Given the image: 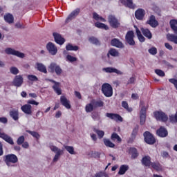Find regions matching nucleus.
<instances>
[{"label": "nucleus", "mask_w": 177, "mask_h": 177, "mask_svg": "<svg viewBox=\"0 0 177 177\" xmlns=\"http://www.w3.org/2000/svg\"><path fill=\"white\" fill-rule=\"evenodd\" d=\"M49 149L51 150V151H53V153H55V155L53 159V162H57L60 159V156H63L64 154V151L63 149H59L57 147L50 144L48 145Z\"/></svg>", "instance_id": "1"}, {"label": "nucleus", "mask_w": 177, "mask_h": 177, "mask_svg": "<svg viewBox=\"0 0 177 177\" xmlns=\"http://www.w3.org/2000/svg\"><path fill=\"white\" fill-rule=\"evenodd\" d=\"M3 159L8 167H13V164H16L19 161L17 156L15 154L7 155L4 156Z\"/></svg>", "instance_id": "2"}, {"label": "nucleus", "mask_w": 177, "mask_h": 177, "mask_svg": "<svg viewBox=\"0 0 177 177\" xmlns=\"http://www.w3.org/2000/svg\"><path fill=\"white\" fill-rule=\"evenodd\" d=\"M102 93H104L106 97H111V96H113V87H111V85L109 84H104L102 86Z\"/></svg>", "instance_id": "3"}, {"label": "nucleus", "mask_w": 177, "mask_h": 177, "mask_svg": "<svg viewBox=\"0 0 177 177\" xmlns=\"http://www.w3.org/2000/svg\"><path fill=\"white\" fill-rule=\"evenodd\" d=\"M140 108V122L141 125H145V122H146V111H147V106L143 105V102H141Z\"/></svg>", "instance_id": "4"}, {"label": "nucleus", "mask_w": 177, "mask_h": 177, "mask_svg": "<svg viewBox=\"0 0 177 177\" xmlns=\"http://www.w3.org/2000/svg\"><path fill=\"white\" fill-rule=\"evenodd\" d=\"M5 53L7 55H12L13 56H17L21 59H24V57H26V55L24 53H21L20 51H17L12 48H6Z\"/></svg>", "instance_id": "5"}, {"label": "nucleus", "mask_w": 177, "mask_h": 177, "mask_svg": "<svg viewBox=\"0 0 177 177\" xmlns=\"http://www.w3.org/2000/svg\"><path fill=\"white\" fill-rule=\"evenodd\" d=\"M109 23L113 28H118L120 27V21L113 15H109L108 17Z\"/></svg>", "instance_id": "6"}, {"label": "nucleus", "mask_w": 177, "mask_h": 177, "mask_svg": "<svg viewBox=\"0 0 177 177\" xmlns=\"http://www.w3.org/2000/svg\"><path fill=\"white\" fill-rule=\"evenodd\" d=\"M155 118L158 121H162L165 122L168 120V116L165 114V113L162 111H156L153 113Z\"/></svg>", "instance_id": "7"}, {"label": "nucleus", "mask_w": 177, "mask_h": 177, "mask_svg": "<svg viewBox=\"0 0 177 177\" xmlns=\"http://www.w3.org/2000/svg\"><path fill=\"white\" fill-rule=\"evenodd\" d=\"M48 70L50 73H56L57 75H60L62 74V68L56 64V63L53 62L48 66Z\"/></svg>", "instance_id": "8"}, {"label": "nucleus", "mask_w": 177, "mask_h": 177, "mask_svg": "<svg viewBox=\"0 0 177 177\" xmlns=\"http://www.w3.org/2000/svg\"><path fill=\"white\" fill-rule=\"evenodd\" d=\"M145 141L148 145H154L156 143V138L150 133L149 131H146L144 133Z\"/></svg>", "instance_id": "9"}, {"label": "nucleus", "mask_w": 177, "mask_h": 177, "mask_svg": "<svg viewBox=\"0 0 177 177\" xmlns=\"http://www.w3.org/2000/svg\"><path fill=\"white\" fill-rule=\"evenodd\" d=\"M23 82H24L23 76L18 75L15 77L12 81V85H14V86H17L18 88H19V86H21V85H23Z\"/></svg>", "instance_id": "10"}, {"label": "nucleus", "mask_w": 177, "mask_h": 177, "mask_svg": "<svg viewBox=\"0 0 177 177\" xmlns=\"http://www.w3.org/2000/svg\"><path fill=\"white\" fill-rule=\"evenodd\" d=\"M0 138H1V139H3V140L7 142V143H9V145H15V142H13V138L2 131L1 129H0Z\"/></svg>", "instance_id": "11"}, {"label": "nucleus", "mask_w": 177, "mask_h": 177, "mask_svg": "<svg viewBox=\"0 0 177 177\" xmlns=\"http://www.w3.org/2000/svg\"><path fill=\"white\" fill-rule=\"evenodd\" d=\"M133 31H129L126 35V41L129 45L133 46L135 45V40H133Z\"/></svg>", "instance_id": "12"}, {"label": "nucleus", "mask_w": 177, "mask_h": 177, "mask_svg": "<svg viewBox=\"0 0 177 177\" xmlns=\"http://www.w3.org/2000/svg\"><path fill=\"white\" fill-rule=\"evenodd\" d=\"M106 117H108V118H111V120H113V121H116V122H122L123 119L122 117H121V115L117 114V113H107L106 114Z\"/></svg>", "instance_id": "13"}, {"label": "nucleus", "mask_w": 177, "mask_h": 177, "mask_svg": "<svg viewBox=\"0 0 177 177\" xmlns=\"http://www.w3.org/2000/svg\"><path fill=\"white\" fill-rule=\"evenodd\" d=\"M46 48L48 50L49 53H50V55H53V56H55V55L57 53V47H56V46H55V44H53V43L52 42H49L46 45Z\"/></svg>", "instance_id": "14"}, {"label": "nucleus", "mask_w": 177, "mask_h": 177, "mask_svg": "<svg viewBox=\"0 0 177 177\" xmlns=\"http://www.w3.org/2000/svg\"><path fill=\"white\" fill-rule=\"evenodd\" d=\"M21 110H22L23 113L25 114H28V115H31V114H32V106L29 104L22 106Z\"/></svg>", "instance_id": "15"}, {"label": "nucleus", "mask_w": 177, "mask_h": 177, "mask_svg": "<svg viewBox=\"0 0 177 177\" xmlns=\"http://www.w3.org/2000/svg\"><path fill=\"white\" fill-rule=\"evenodd\" d=\"M53 35L54 37V39H55V42L57 44H58L59 45H63V44H64V42L66 41L64 38H63L62 37V35H60V34H59L57 32H54L53 34Z\"/></svg>", "instance_id": "16"}, {"label": "nucleus", "mask_w": 177, "mask_h": 177, "mask_svg": "<svg viewBox=\"0 0 177 177\" xmlns=\"http://www.w3.org/2000/svg\"><path fill=\"white\" fill-rule=\"evenodd\" d=\"M102 71H105V73H115V74H118V75H122L123 74L121 71L113 67L103 68Z\"/></svg>", "instance_id": "17"}, {"label": "nucleus", "mask_w": 177, "mask_h": 177, "mask_svg": "<svg viewBox=\"0 0 177 177\" xmlns=\"http://www.w3.org/2000/svg\"><path fill=\"white\" fill-rule=\"evenodd\" d=\"M35 68L40 73H44V74H48V71L46 70V66L42 63L37 62Z\"/></svg>", "instance_id": "18"}, {"label": "nucleus", "mask_w": 177, "mask_h": 177, "mask_svg": "<svg viewBox=\"0 0 177 177\" xmlns=\"http://www.w3.org/2000/svg\"><path fill=\"white\" fill-rule=\"evenodd\" d=\"M156 133L158 136H160V138H166V136H168V131L162 127L157 130Z\"/></svg>", "instance_id": "19"}, {"label": "nucleus", "mask_w": 177, "mask_h": 177, "mask_svg": "<svg viewBox=\"0 0 177 177\" xmlns=\"http://www.w3.org/2000/svg\"><path fill=\"white\" fill-rule=\"evenodd\" d=\"M50 82H53L55 84L53 86V89H54L55 92L58 95H62V89L60 88V83L56 82L55 80H49Z\"/></svg>", "instance_id": "20"}, {"label": "nucleus", "mask_w": 177, "mask_h": 177, "mask_svg": "<svg viewBox=\"0 0 177 177\" xmlns=\"http://www.w3.org/2000/svg\"><path fill=\"white\" fill-rule=\"evenodd\" d=\"M147 24H149L151 27L156 28L157 26H158V21L156 20V17L154 15H151L149 17V19L147 21Z\"/></svg>", "instance_id": "21"}, {"label": "nucleus", "mask_w": 177, "mask_h": 177, "mask_svg": "<svg viewBox=\"0 0 177 177\" xmlns=\"http://www.w3.org/2000/svg\"><path fill=\"white\" fill-rule=\"evenodd\" d=\"M60 102L62 104L64 105V107H66V109H71V105H70V101L67 100V98L65 96H61Z\"/></svg>", "instance_id": "22"}, {"label": "nucleus", "mask_w": 177, "mask_h": 177, "mask_svg": "<svg viewBox=\"0 0 177 177\" xmlns=\"http://www.w3.org/2000/svg\"><path fill=\"white\" fill-rule=\"evenodd\" d=\"M120 2L122 5H124V6H127L130 9H135V4H133L132 0H120Z\"/></svg>", "instance_id": "23"}, {"label": "nucleus", "mask_w": 177, "mask_h": 177, "mask_svg": "<svg viewBox=\"0 0 177 177\" xmlns=\"http://www.w3.org/2000/svg\"><path fill=\"white\" fill-rule=\"evenodd\" d=\"M145 12L143 9H138L135 12V16L138 20H142L145 17Z\"/></svg>", "instance_id": "24"}, {"label": "nucleus", "mask_w": 177, "mask_h": 177, "mask_svg": "<svg viewBox=\"0 0 177 177\" xmlns=\"http://www.w3.org/2000/svg\"><path fill=\"white\" fill-rule=\"evenodd\" d=\"M80 14V9L77 8L73 12H72L66 19V22L70 21V20H73V19L77 17Z\"/></svg>", "instance_id": "25"}, {"label": "nucleus", "mask_w": 177, "mask_h": 177, "mask_svg": "<svg viewBox=\"0 0 177 177\" xmlns=\"http://www.w3.org/2000/svg\"><path fill=\"white\" fill-rule=\"evenodd\" d=\"M142 163L145 167H151V158L150 156H145L142 160Z\"/></svg>", "instance_id": "26"}, {"label": "nucleus", "mask_w": 177, "mask_h": 177, "mask_svg": "<svg viewBox=\"0 0 177 177\" xmlns=\"http://www.w3.org/2000/svg\"><path fill=\"white\" fill-rule=\"evenodd\" d=\"M112 46H116V48H124L122 42L120 41L118 39H113L111 41Z\"/></svg>", "instance_id": "27"}, {"label": "nucleus", "mask_w": 177, "mask_h": 177, "mask_svg": "<svg viewBox=\"0 0 177 177\" xmlns=\"http://www.w3.org/2000/svg\"><path fill=\"white\" fill-rule=\"evenodd\" d=\"M141 31L145 37L148 38V39H151L153 35H151V32L147 28H141Z\"/></svg>", "instance_id": "28"}, {"label": "nucleus", "mask_w": 177, "mask_h": 177, "mask_svg": "<svg viewBox=\"0 0 177 177\" xmlns=\"http://www.w3.org/2000/svg\"><path fill=\"white\" fill-rule=\"evenodd\" d=\"M127 152L131 156L132 158H136L139 156L138 150L136 148H129Z\"/></svg>", "instance_id": "29"}, {"label": "nucleus", "mask_w": 177, "mask_h": 177, "mask_svg": "<svg viewBox=\"0 0 177 177\" xmlns=\"http://www.w3.org/2000/svg\"><path fill=\"white\" fill-rule=\"evenodd\" d=\"M10 118L14 120V121H17L19 120V111L12 110L10 111Z\"/></svg>", "instance_id": "30"}, {"label": "nucleus", "mask_w": 177, "mask_h": 177, "mask_svg": "<svg viewBox=\"0 0 177 177\" xmlns=\"http://www.w3.org/2000/svg\"><path fill=\"white\" fill-rule=\"evenodd\" d=\"M170 26H171V28L174 32V34H176V35H177V20L176 19L171 20Z\"/></svg>", "instance_id": "31"}, {"label": "nucleus", "mask_w": 177, "mask_h": 177, "mask_svg": "<svg viewBox=\"0 0 177 177\" xmlns=\"http://www.w3.org/2000/svg\"><path fill=\"white\" fill-rule=\"evenodd\" d=\"M167 39L168 41H170V42H174V44H176L177 45V36L174 34H167Z\"/></svg>", "instance_id": "32"}, {"label": "nucleus", "mask_w": 177, "mask_h": 177, "mask_svg": "<svg viewBox=\"0 0 177 177\" xmlns=\"http://www.w3.org/2000/svg\"><path fill=\"white\" fill-rule=\"evenodd\" d=\"M4 20L6 21V23H9V24H12L13 23L15 18L13 17V15L11 14H6L4 16Z\"/></svg>", "instance_id": "33"}, {"label": "nucleus", "mask_w": 177, "mask_h": 177, "mask_svg": "<svg viewBox=\"0 0 177 177\" xmlns=\"http://www.w3.org/2000/svg\"><path fill=\"white\" fill-rule=\"evenodd\" d=\"M94 107H95V105L93 104V101H91V103L86 105L85 110H86V113H91V112L93 111Z\"/></svg>", "instance_id": "34"}, {"label": "nucleus", "mask_w": 177, "mask_h": 177, "mask_svg": "<svg viewBox=\"0 0 177 177\" xmlns=\"http://www.w3.org/2000/svg\"><path fill=\"white\" fill-rule=\"evenodd\" d=\"M128 169H129V167H128V165H123L120 166V170L118 171L119 175H124Z\"/></svg>", "instance_id": "35"}, {"label": "nucleus", "mask_w": 177, "mask_h": 177, "mask_svg": "<svg viewBox=\"0 0 177 177\" xmlns=\"http://www.w3.org/2000/svg\"><path fill=\"white\" fill-rule=\"evenodd\" d=\"M136 34H137L139 41L140 42H145V37H143V35H142V32H140V30H139V28L136 27Z\"/></svg>", "instance_id": "36"}, {"label": "nucleus", "mask_w": 177, "mask_h": 177, "mask_svg": "<svg viewBox=\"0 0 177 177\" xmlns=\"http://www.w3.org/2000/svg\"><path fill=\"white\" fill-rule=\"evenodd\" d=\"M151 168H153V169H156V171H161V169H162L161 165H160L158 162L151 163Z\"/></svg>", "instance_id": "37"}, {"label": "nucleus", "mask_w": 177, "mask_h": 177, "mask_svg": "<svg viewBox=\"0 0 177 177\" xmlns=\"http://www.w3.org/2000/svg\"><path fill=\"white\" fill-rule=\"evenodd\" d=\"M104 144L105 145V146H106V147H115V145H114V143H113L111 141H110V140L109 139H104Z\"/></svg>", "instance_id": "38"}, {"label": "nucleus", "mask_w": 177, "mask_h": 177, "mask_svg": "<svg viewBox=\"0 0 177 177\" xmlns=\"http://www.w3.org/2000/svg\"><path fill=\"white\" fill-rule=\"evenodd\" d=\"M95 26L97 28H102L103 30H109V26L104 24L97 22L95 24Z\"/></svg>", "instance_id": "39"}, {"label": "nucleus", "mask_w": 177, "mask_h": 177, "mask_svg": "<svg viewBox=\"0 0 177 177\" xmlns=\"http://www.w3.org/2000/svg\"><path fill=\"white\" fill-rule=\"evenodd\" d=\"M93 19H95V20H97V21H106V19L104 18L100 17V15H97V13L96 12L93 13Z\"/></svg>", "instance_id": "40"}, {"label": "nucleus", "mask_w": 177, "mask_h": 177, "mask_svg": "<svg viewBox=\"0 0 177 177\" xmlns=\"http://www.w3.org/2000/svg\"><path fill=\"white\" fill-rule=\"evenodd\" d=\"M27 78L31 82H37L38 81V77L35 75H28Z\"/></svg>", "instance_id": "41"}, {"label": "nucleus", "mask_w": 177, "mask_h": 177, "mask_svg": "<svg viewBox=\"0 0 177 177\" xmlns=\"http://www.w3.org/2000/svg\"><path fill=\"white\" fill-rule=\"evenodd\" d=\"M10 72L11 74H13V75H17L19 73H20V71H19V68H17L15 66H12L10 68Z\"/></svg>", "instance_id": "42"}, {"label": "nucleus", "mask_w": 177, "mask_h": 177, "mask_svg": "<svg viewBox=\"0 0 177 177\" xmlns=\"http://www.w3.org/2000/svg\"><path fill=\"white\" fill-rule=\"evenodd\" d=\"M94 132H95V133H97V135L100 139H102L103 136H104V131L94 129Z\"/></svg>", "instance_id": "43"}, {"label": "nucleus", "mask_w": 177, "mask_h": 177, "mask_svg": "<svg viewBox=\"0 0 177 177\" xmlns=\"http://www.w3.org/2000/svg\"><path fill=\"white\" fill-rule=\"evenodd\" d=\"M66 50H78V46H73L71 44L66 45Z\"/></svg>", "instance_id": "44"}, {"label": "nucleus", "mask_w": 177, "mask_h": 177, "mask_svg": "<svg viewBox=\"0 0 177 177\" xmlns=\"http://www.w3.org/2000/svg\"><path fill=\"white\" fill-rule=\"evenodd\" d=\"M109 55H111V56H113L114 57H118V56H120V53H118L117 50L112 48L109 50Z\"/></svg>", "instance_id": "45"}, {"label": "nucleus", "mask_w": 177, "mask_h": 177, "mask_svg": "<svg viewBox=\"0 0 177 177\" xmlns=\"http://www.w3.org/2000/svg\"><path fill=\"white\" fill-rule=\"evenodd\" d=\"M111 139L112 140H115V139L118 140V142H121V138L120 137V136H118V134H117L116 133H113L111 135Z\"/></svg>", "instance_id": "46"}, {"label": "nucleus", "mask_w": 177, "mask_h": 177, "mask_svg": "<svg viewBox=\"0 0 177 177\" xmlns=\"http://www.w3.org/2000/svg\"><path fill=\"white\" fill-rule=\"evenodd\" d=\"M26 132H28V133H30V135H32V136H33V138H36V139H39V134L37 132L31 131L30 130L26 131Z\"/></svg>", "instance_id": "47"}, {"label": "nucleus", "mask_w": 177, "mask_h": 177, "mask_svg": "<svg viewBox=\"0 0 177 177\" xmlns=\"http://www.w3.org/2000/svg\"><path fill=\"white\" fill-rule=\"evenodd\" d=\"M89 42H91V44H93L94 45L100 44L99 40H97V39L93 37L89 38Z\"/></svg>", "instance_id": "48"}, {"label": "nucleus", "mask_w": 177, "mask_h": 177, "mask_svg": "<svg viewBox=\"0 0 177 177\" xmlns=\"http://www.w3.org/2000/svg\"><path fill=\"white\" fill-rule=\"evenodd\" d=\"M122 106H123L124 109L127 110V111H132V108H129V106H128V102H127L126 101H123L122 102Z\"/></svg>", "instance_id": "49"}, {"label": "nucleus", "mask_w": 177, "mask_h": 177, "mask_svg": "<svg viewBox=\"0 0 177 177\" xmlns=\"http://www.w3.org/2000/svg\"><path fill=\"white\" fill-rule=\"evenodd\" d=\"M94 107H103L104 103L103 101H93Z\"/></svg>", "instance_id": "50"}, {"label": "nucleus", "mask_w": 177, "mask_h": 177, "mask_svg": "<svg viewBox=\"0 0 177 177\" xmlns=\"http://www.w3.org/2000/svg\"><path fill=\"white\" fill-rule=\"evenodd\" d=\"M65 149L67 151L70 153V154H75V152H74V147H70V146H66Z\"/></svg>", "instance_id": "51"}, {"label": "nucleus", "mask_w": 177, "mask_h": 177, "mask_svg": "<svg viewBox=\"0 0 177 177\" xmlns=\"http://www.w3.org/2000/svg\"><path fill=\"white\" fill-rule=\"evenodd\" d=\"M155 73H156V74H157V75H159V77H165V73L162 70L156 69V70H155Z\"/></svg>", "instance_id": "52"}, {"label": "nucleus", "mask_w": 177, "mask_h": 177, "mask_svg": "<svg viewBox=\"0 0 177 177\" xmlns=\"http://www.w3.org/2000/svg\"><path fill=\"white\" fill-rule=\"evenodd\" d=\"M169 120L171 122H177V112L176 113L175 115H169Z\"/></svg>", "instance_id": "53"}, {"label": "nucleus", "mask_w": 177, "mask_h": 177, "mask_svg": "<svg viewBox=\"0 0 177 177\" xmlns=\"http://www.w3.org/2000/svg\"><path fill=\"white\" fill-rule=\"evenodd\" d=\"M66 59H67L68 62H77V58L75 57H73L70 55H67Z\"/></svg>", "instance_id": "54"}, {"label": "nucleus", "mask_w": 177, "mask_h": 177, "mask_svg": "<svg viewBox=\"0 0 177 177\" xmlns=\"http://www.w3.org/2000/svg\"><path fill=\"white\" fill-rule=\"evenodd\" d=\"M17 145H23L24 143V136H20L17 141Z\"/></svg>", "instance_id": "55"}, {"label": "nucleus", "mask_w": 177, "mask_h": 177, "mask_svg": "<svg viewBox=\"0 0 177 177\" xmlns=\"http://www.w3.org/2000/svg\"><path fill=\"white\" fill-rule=\"evenodd\" d=\"M149 52L151 55H157V48L153 47L149 50Z\"/></svg>", "instance_id": "56"}, {"label": "nucleus", "mask_w": 177, "mask_h": 177, "mask_svg": "<svg viewBox=\"0 0 177 177\" xmlns=\"http://www.w3.org/2000/svg\"><path fill=\"white\" fill-rule=\"evenodd\" d=\"M27 103L28 104H33L35 106H38V104H39V102H37V101L32 100H28Z\"/></svg>", "instance_id": "57"}, {"label": "nucleus", "mask_w": 177, "mask_h": 177, "mask_svg": "<svg viewBox=\"0 0 177 177\" xmlns=\"http://www.w3.org/2000/svg\"><path fill=\"white\" fill-rule=\"evenodd\" d=\"M169 82H171V84H173L177 90V80L176 79H169Z\"/></svg>", "instance_id": "58"}, {"label": "nucleus", "mask_w": 177, "mask_h": 177, "mask_svg": "<svg viewBox=\"0 0 177 177\" xmlns=\"http://www.w3.org/2000/svg\"><path fill=\"white\" fill-rule=\"evenodd\" d=\"M165 46L169 50H172V49H174V47L171 44H169V43H165Z\"/></svg>", "instance_id": "59"}, {"label": "nucleus", "mask_w": 177, "mask_h": 177, "mask_svg": "<svg viewBox=\"0 0 177 177\" xmlns=\"http://www.w3.org/2000/svg\"><path fill=\"white\" fill-rule=\"evenodd\" d=\"M0 122H1L2 124H7L8 123V118L3 117V118H0Z\"/></svg>", "instance_id": "60"}, {"label": "nucleus", "mask_w": 177, "mask_h": 177, "mask_svg": "<svg viewBox=\"0 0 177 177\" xmlns=\"http://www.w3.org/2000/svg\"><path fill=\"white\" fill-rule=\"evenodd\" d=\"M131 135H132L133 138H135V136H136V135H138V129L137 128H135L133 130Z\"/></svg>", "instance_id": "61"}, {"label": "nucleus", "mask_w": 177, "mask_h": 177, "mask_svg": "<svg viewBox=\"0 0 177 177\" xmlns=\"http://www.w3.org/2000/svg\"><path fill=\"white\" fill-rule=\"evenodd\" d=\"M91 138L94 142H96L97 140V138L96 137V134L95 133H91Z\"/></svg>", "instance_id": "62"}, {"label": "nucleus", "mask_w": 177, "mask_h": 177, "mask_svg": "<svg viewBox=\"0 0 177 177\" xmlns=\"http://www.w3.org/2000/svg\"><path fill=\"white\" fill-rule=\"evenodd\" d=\"M131 99L136 100L137 99H139V95H138V94L133 93L131 95Z\"/></svg>", "instance_id": "63"}, {"label": "nucleus", "mask_w": 177, "mask_h": 177, "mask_svg": "<svg viewBox=\"0 0 177 177\" xmlns=\"http://www.w3.org/2000/svg\"><path fill=\"white\" fill-rule=\"evenodd\" d=\"M135 81H136L135 77H131L128 81V84H133Z\"/></svg>", "instance_id": "64"}]
</instances>
